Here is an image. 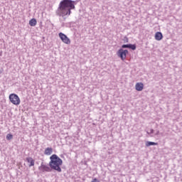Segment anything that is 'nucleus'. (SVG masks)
<instances>
[{"mask_svg":"<svg viewBox=\"0 0 182 182\" xmlns=\"http://www.w3.org/2000/svg\"><path fill=\"white\" fill-rule=\"evenodd\" d=\"M14 139V135L11 134H8L6 135V140H12Z\"/></svg>","mask_w":182,"mask_h":182,"instance_id":"obj_13","label":"nucleus"},{"mask_svg":"<svg viewBox=\"0 0 182 182\" xmlns=\"http://www.w3.org/2000/svg\"><path fill=\"white\" fill-rule=\"evenodd\" d=\"M155 39L156 41H161L163 39V33L160 31L156 32L155 33Z\"/></svg>","mask_w":182,"mask_h":182,"instance_id":"obj_9","label":"nucleus"},{"mask_svg":"<svg viewBox=\"0 0 182 182\" xmlns=\"http://www.w3.org/2000/svg\"><path fill=\"white\" fill-rule=\"evenodd\" d=\"M117 55L122 60H125L126 58H127V55H129V50L119 48L117 52Z\"/></svg>","mask_w":182,"mask_h":182,"instance_id":"obj_4","label":"nucleus"},{"mask_svg":"<svg viewBox=\"0 0 182 182\" xmlns=\"http://www.w3.org/2000/svg\"><path fill=\"white\" fill-rule=\"evenodd\" d=\"M157 144H159L158 143H156V142H153V141H147L146 143H145V146L146 147H150V146H157Z\"/></svg>","mask_w":182,"mask_h":182,"instance_id":"obj_12","label":"nucleus"},{"mask_svg":"<svg viewBox=\"0 0 182 182\" xmlns=\"http://www.w3.org/2000/svg\"><path fill=\"white\" fill-rule=\"evenodd\" d=\"M52 153H53V149L48 147L45 149L44 154H46V156H50Z\"/></svg>","mask_w":182,"mask_h":182,"instance_id":"obj_10","label":"nucleus"},{"mask_svg":"<svg viewBox=\"0 0 182 182\" xmlns=\"http://www.w3.org/2000/svg\"><path fill=\"white\" fill-rule=\"evenodd\" d=\"M159 134H160V131L157 130L155 134V136H159Z\"/></svg>","mask_w":182,"mask_h":182,"instance_id":"obj_17","label":"nucleus"},{"mask_svg":"<svg viewBox=\"0 0 182 182\" xmlns=\"http://www.w3.org/2000/svg\"><path fill=\"white\" fill-rule=\"evenodd\" d=\"M122 49H131V50H136V49L137 48V46L136 44H132V43L123 44L122 46Z\"/></svg>","mask_w":182,"mask_h":182,"instance_id":"obj_6","label":"nucleus"},{"mask_svg":"<svg viewBox=\"0 0 182 182\" xmlns=\"http://www.w3.org/2000/svg\"><path fill=\"white\" fill-rule=\"evenodd\" d=\"M26 161L28 163V167H33L35 166V160L32 157L26 158Z\"/></svg>","mask_w":182,"mask_h":182,"instance_id":"obj_7","label":"nucleus"},{"mask_svg":"<svg viewBox=\"0 0 182 182\" xmlns=\"http://www.w3.org/2000/svg\"><path fill=\"white\" fill-rule=\"evenodd\" d=\"M144 87L143 82H137L135 85V89L137 92H141Z\"/></svg>","mask_w":182,"mask_h":182,"instance_id":"obj_8","label":"nucleus"},{"mask_svg":"<svg viewBox=\"0 0 182 182\" xmlns=\"http://www.w3.org/2000/svg\"><path fill=\"white\" fill-rule=\"evenodd\" d=\"M146 133L147 134H153V133H154V129H150V132H147Z\"/></svg>","mask_w":182,"mask_h":182,"instance_id":"obj_15","label":"nucleus"},{"mask_svg":"<svg viewBox=\"0 0 182 182\" xmlns=\"http://www.w3.org/2000/svg\"><path fill=\"white\" fill-rule=\"evenodd\" d=\"M3 51L0 50V56H2Z\"/></svg>","mask_w":182,"mask_h":182,"instance_id":"obj_18","label":"nucleus"},{"mask_svg":"<svg viewBox=\"0 0 182 182\" xmlns=\"http://www.w3.org/2000/svg\"><path fill=\"white\" fill-rule=\"evenodd\" d=\"M36 23H38V21H36V18H31L29 21L30 26H36Z\"/></svg>","mask_w":182,"mask_h":182,"instance_id":"obj_11","label":"nucleus"},{"mask_svg":"<svg viewBox=\"0 0 182 182\" xmlns=\"http://www.w3.org/2000/svg\"><path fill=\"white\" fill-rule=\"evenodd\" d=\"M9 99L11 103H12L15 106L21 105V99L19 98V96H18V95L15 93L10 94Z\"/></svg>","mask_w":182,"mask_h":182,"instance_id":"obj_3","label":"nucleus"},{"mask_svg":"<svg viewBox=\"0 0 182 182\" xmlns=\"http://www.w3.org/2000/svg\"><path fill=\"white\" fill-rule=\"evenodd\" d=\"M59 38L61 39L62 42L66 43V45H70V39L68 38V36L63 33H59Z\"/></svg>","mask_w":182,"mask_h":182,"instance_id":"obj_5","label":"nucleus"},{"mask_svg":"<svg viewBox=\"0 0 182 182\" xmlns=\"http://www.w3.org/2000/svg\"><path fill=\"white\" fill-rule=\"evenodd\" d=\"M92 182H100V181H99V179L95 178L92 179Z\"/></svg>","mask_w":182,"mask_h":182,"instance_id":"obj_16","label":"nucleus"},{"mask_svg":"<svg viewBox=\"0 0 182 182\" xmlns=\"http://www.w3.org/2000/svg\"><path fill=\"white\" fill-rule=\"evenodd\" d=\"M122 41H124V43H129V38H127V36H124Z\"/></svg>","mask_w":182,"mask_h":182,"instance_id":"obj_14","label":"nucleus"},{"mask_svg":"<svg viewBox=\"0 0 182 182\" xmlns=\"http://www.w3.org/2000/svg\"><path fill=\"white\" fill-rule=\"evenodd\" d=\"M76 1L73 0H63L60 2L58 9L55 11L57 16H62V18L66 16H70L72 14V9H75Z\"/></svg>","mask_w":182,"mask_h":182,"instance_id":"obj_2","label":"nucleus"},{"mask_svg":"<svg viewBox=\"0 0 182 182\" xmlns=\"http://www.w3.org/2000/svg\"><path fill=\"white\" fill-rule=\"evenodd\" d=\"M50 160L48 164L49 166L43 164V162H42L41 166L38 168L39 170H42L43 173H45V171L46 173H50L53 170L58 171V173H62V168H60V166L63 164V161L55 154L50 156Z\"/></svg>","mask_w":182,"mask_h":182,"instance_id":"obj_1","label":"nucleus"}]
</instances>
